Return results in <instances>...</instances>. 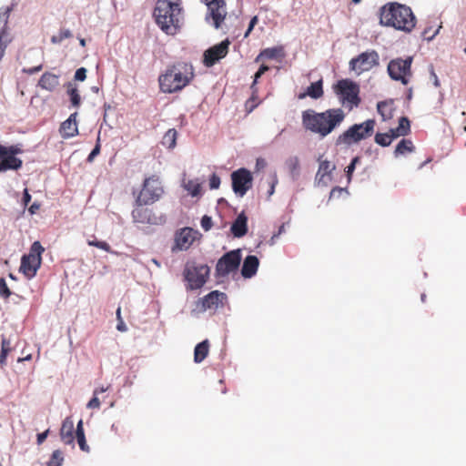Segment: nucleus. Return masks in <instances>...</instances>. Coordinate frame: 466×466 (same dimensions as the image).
Listing matches in <instances>:
<instances>
[{
	"label": "nucleus",
	"instance_id": "nucleus-1",
	"mask_svg": "<svg viewBox=\"0 0 466 466\" xmlns=\"http://www.w3.org/2000/svg\"><path fill=\"white\" fill-rule=\"evenodd\" d=\"M346 114L341 108H329L318 113L313 109H307L302 112V126L305 130L318 135L319 137H326L332 133L344 121Z\"/></svg>",
	"mask_w": 466,
	"mask_h": 466
},
{
	"label": "nucleus",
	"instance_id": "nucleus-2",
	"mask_svg": "<svg viewBox=\"0 0 466 466\" xmlns=\"http://www.w3.org/2000/svg\"><path fill=\"white\" fill-rule=\"evenodd\" d=\"M195 78V69L191 63L177 61L167 66L159 75V89L165 94L177 93L187 86Z\"/></svg>",
	"mask_w": 466,
	"mask_h": 466
},
{
	"label": "nucleus",
	"instance_id": "nucleus-3",
	"mask_svg": "<svg viewBox=\"0 0 466 466\" xmlns=\"http://www.w3.org/2000/svg\"><path fill=\"white\" fill-rule=\"evenodd\" d=\"M181 0H157L153 15L157 25L167 35H177L183 24Z\"/></svg>",
	"mask_w": 466,
	"mask_h": 466
},
{
	"label": "nucleus",
	"instance_id": "nucleus-4",
	"mask_svg": "<svg viewBox=\"0 0 466 466\" xmlns=\"http://www.w3.org/2000/svg\"><path fill=\"white\" fill-rule=\"evenodd\" d=\"M380 24L397 30L410 32L416 25L411 9L399 3H388L380 8Z\"/></svg>",
	"mask_w": 466,
	"mask_h": 466
},
{
	"label": "nucleus",
	"instance_id": "nucleus-5",
	"mask_svg": "<svg viewBox=\"0 0 466 466\" xmlns=\"http://www.w3.org/2000/svg\"><path fill=\"white\" fill-rule=\"evenodd\" d=\"M375 125L376 122L373 119H368L360 124H354L336 138L335 145L337 147H348L358 144L361 140L372 136Z\"/></svg>",
	"mask_w": 466,
	"mask_h": 466
},
{
	"label": "nucleus",
	"instance_id": "nucleus-6",
	"mask_svg": "<svg viewBox=\"0 0 466 466\" xmlns=\"http://www.w3.org/2000/svg\"><path fill=\"white\" fill-rule=\"evenodd\" d=\"M333 88L340 104L349 111L360 106L361 102L360 86L353 80L349 78L339 80Z\"/></svg>",
	"mask_w": 466,
	"mask_h": 466
},
{
	"label": "nucleus",
	"instance_id": "nucleus-7",
	"mask_svg": "<svg viewBox=\"0 0 466 466\" xmlns=\"http://www.w3.org/2000/svg\"><path fill=\"white\" fill-rule=\"evenodd\" d=\"M163 193L164 188L159 177L152 175L145 178L142 188L136 198V203L152 205L160 199Z\"/></svg>",
	"mask_w": 466,
	"mask_h": 466
},
{
	"label": "nucleus",
	"instance_id": "nucleus-8",
	"mask_svg": "<svg viewBox=\"0 0 466 466\" xmlns=\"http://www.w3.org/2000/svg\"><path fill=\"white\" fill-rule=\"evenodd\" d=\"M44 251L45 248L41 243L39 241H35L30 248L29 253L23 256L21 259L20 270L26 278L32 279L35 276L38 268L41 266L42 254Z\"/></svg>",
	"mask_w": 466,
	"mask_h": 466
},
{
	"label": "nucleus",
	"instance_id": "nucleus-9",
	"mask_svg": "<svg viewBox=\"0 0 466 466\" xmlns=\"http://www.w3.org/2000/svg\"><path fill=\"white\" fill-rule=\"evenodd\" d=\"M412 56L406 58L398 57L390 60L387 67L390 77L392 80L400 81L404 86L408 85L412 76Z\"/></svg>",
	"mask_w": 466,
	"mask_h": 466
},
{
	"label": "nucleus",
	"instance_id": "nucleus-10",
	"mask_svg": "<svg viewBox=\"0 0 466 466\" xmlns=\"http://www.w3.org/2000/svg\"><path fill=\"white\" fill-rule=\"evenodd\" d=\"M241 250L234 249L225 253L217 262L216 276L224 278L236 272L241 262Z\"/></svg>",
	"mask_w": 466,
	"mask_h": 466
},
{
	"label": "nucleus",
	"instance_id": "nucleus-11",
	"mask_svg": "<svg viewBox=\"0 0 466 466\" xmlns=\"http://www.w3.org/2000/svg\"><path fill=\"white\" fill-rule=\"evenodd\" d=\"M349 65L350 70L356 72L357 75H360L380 65L379 53L376 50L362 52L356 57H353Z\"/></svg>",
	"mask_w": 466,
	"mask_h": 466
},
{
	"label": "nucleus",
	"instance_id": "nucleus-12",
	"mask_svg": "<svg viewBox=\"0 0 466 466\" xmlns=\"http://www.w3.org/2000/svg\"><path fill=\"white\" fill-rule=\"evenodd\" d=\"M209 267L202 265H187L184 270V276L188 282V289H198L202 288L209 276Z\"/></svg>",
	"mask_w": 466,
	"mask_h": 466
},
{
	"label": "nucleus",
	"instance_id": "nucleus-13",
	"mask_svg": "<svg viewBox=\"0 0 466 466\" xmlns=\"http://www.w3.org/2000/svg\"><path fill=\"white\" fill-rule=\"evenodd\" d=\"M232 189L236 195L243 197L252 187V174L247 168L241 167L231 174Z\"/></svg>",
	"mask_w": 466,
	"mask_h": 466
},
{
	"label": "nucleus",
	"instance_id": "nucleus-14",
	"mask_svg": "<svg viewBox=\"0 0 466 466\" xmlns=\"http://www.w3.org/2000/svg\"><path fill=\"white\" fill-rule=\"evenodd\" d=\"M229 41L224 40L205 51L203 63L206 66L210 67L218 61L224 58L228 53Z\"/></svg>",
	"mask_w": 466,
	"mask_h": 466
},
{
	"label": "nucleus",
	"instance_id": "nucleus-15",
	"mask_svg": "<svg viewBox=\"0 0 466 466\" xmlns=\"http://www.w3.org/2000/svg\"><path fill=\"white\" fill-rule=\"evenodd\" d=\"M208 9V17L212 18L213 25L216 28H219L226 18V3L224 0H205Z\"/></svg>",
	"mask_w": 466,
	"mask_h": 466
},
{
	"label": "nucleus",
	"instance_id": "nucleus-16",
	"mask_svg": "<svg viewBox=\"0 0 466 466\" xmlns=\"http://www.w3.org/2000/svg\"><path fill=\"white\" fill-rule=\"evenodd\" d=\"M227 301V295L218 290H214L201 299V309H218L222 308Z\"/></svg>",
	"mask_w": 466,
	"mask_h": 466
},
{
	"label": "nucleus",
	"instance_id": "nucleus-17",
	"mask_svg": "<svg viewBox=\"0 0 466 466\" xmlns=\"http://www.w3.org/2000/svg\"><path fill=\"white\" fill-rule=\"evenodd\" d=\"M195 240V231L190 228H184L176 234V248L180 250L187 249Z\"/></svg>",
	"mask_w": 466,
	"mask_h": 466
},
{
	"label": "nucleus",
	"instance_id": "nucleus-18",
	"mask_svg": "<svg viewBox=\"0 0 466 466\" xmlns=\"http://www.w3.org/2000/svg\"><path fill=\"white\" fill-rule=\"evenodd\" d=\"M76 116V112L71 114L69 117L61 124L59 132L63 138L67 139L78 134Z\"/></svg>",
	"mask_w": 466,
	"mask_h": 466
},
{
	"label": "nucleus",
	"instance_id": "nucleus-19",
	"mask_svg": "<svg viewBox=\"0 0 466 466\" xmlns=\"http://www.w3.org/2000/svg\"><path fill=\"white\" fill-rule=\"evenodd\" d=\"M144 206L146 205L136 203V208L132 211L134 221L142 224L154 223L155 218L152 214V211L147 208H144Z\"/></svg>",
	"mask_w": 466,
	"mask_h": 466
},
{
	"label": "nucleus",
	"instance_id": "nucleus-20",
	"mask_svg": "<svg viewBox=\"0 0 466 466\" xmlns=\"http://www.w3.org/2000/svg\"><path fill=\"white\" fill-rule=\"evenodd\" d=\"M335 169V166L329 160L319 161V168L316 174V181L319 184L327 185L331 179V172Z\"/></svg>",
	"mask_w": 466,
	"mask_h": 466
},
{
	"label": "nucleus",
	"instance_id": "nucleus-21",
	"mask_svg": "<svg viewBox=\"0 0 466 466\" xmlns=\"http://www.w3.org/2000/svg\"><path fill=\"white\" fill-rule=\"evenodd\" d=\"M74 421L70 417H66L60 429V438L65 444H73L75 440Z\"/></svg>",
	"mask_w": 466,
	"mask_h": 466
},
{
	"label": "nucleus",
	"instance_id": "nucleus-22",
	"mask_svg": "<svg viewBox=\"0 0 466 466\" xmlns=\"http://www.w3.org/2000/svg\"><path fill=\"white\" fill-rule=\"evenodd\" d=\"M259 266L258 258L254 255H248L244 259L241 274L246 279L252 278L258 271Z\"/></svg>",
	"mask_w": 466,
	"mask_h": 466
},
{
	"label": "nucleus",
	"instance_id": "nucleus-23",
	"mask_svg": "<svg viewBox=\"0 0 466 466\" xmlns=\"http://www.w3.org/2000/svg\"><path fill=\"white\" fill-rule=\"evenodd\" d=\"M231 233L236 238H241L248 232V218L244 212H241L231 226Z\"/></svg>",
	"mask_w": 466,
	"mask_h": 466
},
{
	"label": "nucleus",
	"instance_id": "nucleus-24",
	"mask_svg": "<svg viewBox=\"0 0 466 466\" xmlns=\"http://www.w3.org/2000/svg\"><path fill=\"white\" fill-rule=\"evenodd\" d=\"M38 86L43 89L54 91L59 86V76L53 73L46 72L40 77Z\"/></svg>",
	"mask_w": 466,
	"mask_h": 466
},
{
	"label": "nucleus",
	"instance_id": "nucleus-25",
	"mask_svg": "<svg viewBox=\"0 0 466 466\" xmlns=\"http://www.w3.org/2000/svg\"><path fill=\"white\" fill-rule=\"evenodd\" d=\"M5 157L8 160L12 170L19 169L22 167L23 161L15 156L22 152L21 149L17 146H10L5 147Z\"/></svg>",
	"mask_w": 466,
	"mask_h": 466
},
{
	"label": "nucleus",
	"instance_id": "nucleus-26",
	"mask_svg": "<svg viewBox=\"0 0 466 466\" xmlns=\"http://www.w3.org/2000/svg\"><path fill=\"white\" fill-rule=\"evenodd\" d=\"M323 96L322 80L312 83L306 90L305 93L299 95V99H303L306 96H309L314 99H318Z\"/></svg>",
	"mask_w": 466,
	"mask_h": 466
},
{
	"label": "nucleus",
	"instance_id": "nucleus-27",
	"mask_svg": "<svg viewBox=\"0 0 466 466\" xmlns=\"http://www.w3.org/2000/svg\"><path fill=\"white\" fill-rule=\"evenodd\" d=\"M208 350H209V344H208V340H204L200 343H198L196 347H195V350H194V361L196 363H200L202 362L208 356Z\"/></svg>",
	"mask_w": 466,
	"mask_h": 466
},
{
	"label": "nucleus",
	"instance_id": "nucleus-28",
	"mask_svg": "<svg viewBox=\"0 0 466 466\" xmlns=\"http://www.w3.org/2000/svg\"><path fill=\"white\" fill-rule=\"evenodd\" d=\"M284 56V49L282 46H275L271 48H266L260 52L257 56L256 61H258L261 57L268 59H276Z\"/></svg>",
	"mask_w": 466,
	"mask_h": 466
},
{
	"label": "nucleus",
	"instance_id": "nucleus-29",
	"mask_svg": "<svg viewBox=\"0 0 466 466\" xmlns=\"http://www.w3.org/2000/svg\"><path fill=\"white\" fill-rule=\"evenodd\" d=\"M377 109L380 115L382 117V120H389L393 116V103L388 101L379 102L377 105Z\"/></svg>",
	"mask_w": 466,
	"mask_h": 466
},
{
	"label": "nucleus",
	"instance_id": "nucleus-30",
	"mask_svg": "<svg viewBox=\"0 0 466 466\" xmlns=\"http://www.w3.org/2000/svg\"><path fill=\"white\" fill-rule=\"evenodd\" d=\"M415 149V147L412 143L411 140L410 139H401L396 148H395V151H394V155L395 157H399L400 155H404L406 153H411L413 152Z\"/></svg>",
	"mask_w": 466,
	"mask_h": 466
},
{
	"label": "nucleus",
	"instance_id": "nucleus-31",
	"mask_svg": "<svg viewBox=\"0 0 466 466\" xmlns=\"http://www.w3.org/2000/svg\"><path fill=\"white\" fill-rule=\"evenodd\" d=\"M109 388H110V386H106V387L102 386V387L96 388L94 390L92 399L86 404V408L91 409V410L99 409L101 401H100L98 396L101 393L107 391L109 390Z\"/></svg>",
	"mask_w": 466,
	"mask_h": 466
},
{
	"label": "nucleus",
	"instance_id": "nucleus-32",
	"mask_svg": "<svg viewBox=\"0 0 466 466\" xmlns=\"http://www.w3.org/2000/svg\"><path fill=\"white\" fill-rule=\"evenodd\" d=\"M76 438L77 443L79 445V448L83 451L88 452L89 451V447L86 444L85 431H84V428H83V420H80L78 421L77 425H76Z\"/></svg>",
	"mask_w": 466,
	"mask_h": 466
},
{
	"label": "nucleus",
	"instance_id": "nucleus-33",
	"mask_svg": "<svg viewBox=\"0 0 466 466\" xmlns=\"http://www.w3.org/2000/svg\"><path fill=\"white\" fill-rule=\"evenodd\" d=\"M286 166L292 176V177L295 179L299 175V159L298 157H291L286 161Z\"/></svg>",
	"mask_w": 466,
	"mask_h": 466
},
{
	"label": "nucleus",
	"instance_id": "nucleus-34",
	"mask_svg": "<svg viewBox=\"0 0 466 466\" xmlns=\"http://www.w3.org/2000/svg\"><path fill=\"white\" fill-rule=\"evenodd\" d=\"M15 5L0 8V30L8 27V19Z\"/></svg>",
	"mask_w": 466,
	"mask_h": 466
},
{
	"label": "nucleus",
	"instance_id": "nucleus-35",
	"mask_svg": "<svg viewBox=\"0 0 466 466\" xmlns=\"http://www.w3.org/2000/svg\"><path fill=\"white\" fill-rule=\"evenodd\" d=\"M177 135L175 129H168L163 137L162 144L168 148H173L176 146Z\"/></svg>",
	"mask_w": 466,
	"mask_h": 466
},
{
	"label": "nucleus",
	"instance_id": "nucleus-36",
	"mask_svg": "<svg viewBox=\"0 0 466 466\" xmlns=\"http://www.w3.org/2000/svg\"><path fill=\"white\" fill-rule=\"evenodd\" d=\"M395 131H399L401 136H406L410 131V123L408 117L401 116L399 120V126L395 128Z\"/></svg>",
	"mask_w": 466,
	"mask_h": 466
},
{
	"label": "nucleus",
	"instance_id": "nucleus-37",
	"mask_svg": "<svg viewBox=\"0 0 466 466\" xmlns=\"http://www.w3.org/2000/svg\"><path fill=\"white\" fill-rule=\"evenodd\" d=\"M11 351V341L3 337L1 341L0 362L5 363L8 353Z\"/></svg>",
	"mask_w": 466,
	"mask_h": 466
},
{
	"label": "nucleus",
	"instance_id": "nucleus-38",
	"mask_svg": "<svg viewBox=\"0 0 466 466\" xmlns=\"http://www.w3.org/2000/svg\"><path fill=\"white\" fill-rule=\"evenodd\" d=\"M185 189L188 191V193L193 196L197 197L200 194L201 191V184L198 183L197 180H188L185 184Z\"/></svg>",
	"mask_w": 466,
	"mask_h": 466
},
{
	"label": "nucleus",
	"instance_id": "nucleus-39",
	"mask_svg": "<svg viewBox=\"0 0 466 466\" xmlns=\"http://www.w3.org/2000/svg\"><path fill=\"white\" fill-rule=\"evenodd\" d=\"M251 90H252L251 96L246 102V108H247L248 112H251L260 103V101L258 100V88L256 87V86H254V89H251Z\"/></svg>",
	"mask_w": 466,
	"mask_h": 466
},
{
	"label": "nucleus",
	"instance_id": "nucleus-40",
	"mask_svg": "<svg viewBox=\"0 0 466 466\" xmlns=\"http://www.w3.org/2000/svg\"><path fill=\"white\" fill-rule=\"evenodd\" d=\"M11 42V36L9 34V28H2L0 30V49L5 51L7 45Z\"/></svg>",
	"mask_w": 466,
	"mask_h": 466
},
{
	"label": "nucleus",
	"instance_id": "nucleus-41",
	"mask_svg": "<svg viewBox=\"0 0 466 466\" xmlns=\"http://www.w3.org/2000/svg\"><path fill=\"white\" fill-rule=\"evenodd\" d=\"M63 461L64 457L62 452L59 450L54 451L47 462V466H61Z\"/></svg>",
	"mask_w": 466,
	"mask_h": 466
},
{
	"label": "nucleus",
	"instance_id": "nucleus-42",
	"mask_svg": "<svg viewBox=\"0 0 466 466\" xmlns=\"http://www.w3.org/2000/svg\"><path fill=\"white\" fill-rule=\"evenodd\" d=\"M5 147L0 145V173L12 170L8 160L5 157Z\"/></svg>",
	"mask_w": 466,
	"mask_h": 466
},
{
	"label": "nucleus",
	"instance_id": "nucleus-43",
	"mask_svg": "<svg viewBox=\"0 0 466 466\" xmlns=\"http://www.w3.org/2000/svg\"><path fill=\"white\" fill-rule=\"evenodd\" d=\"M67 93L70 96V101L75 107H78L81 104V97L79 92L76 87H70L67 90Z\"/></svg>",
	"mask_w": 466,
	"mask_h": 466
},
{
	"label": "nucleus",
	"instance_id": "nucleus-44",
	"mask_svg": "<svg viewBox=\"0 0 466 466\" xmlns=\"http://www.w3.org/2000/svg\"><path fill=\"white\" fill-rule=\"evenodd\" d=\"M375 142L381 147H388L392 142L387 133H377L374 138Z\"/></svg>",
	"mask_w": 466,
	"mask_h": 466
},
{
	"label": "nucleus",
	"instance_id": "nucleus-45",
	"mask_svg": "<svg viewBox=\"0 0 466 466\" xmlns=\"http://www.w3.org/2000/svg\"><path fill=\"white\" fill-rule=\"evenodd\" d=\"M72 36V33L68 29L60 30L58 35H53L51 37V42L53 44H60L64 39L70 38Z\"/></svg>",
	"mask_w": 466,
	"mask_h": 466
},
{
	"label": "nucleus",
	"instance_id": "nucleus-46",
	"mask_svg": "<svg viewBox=\"0 0 466 466\" xmlns=\"http://www.w3.org/2000/svg\"><path fill=\"white\" fill-rule=\"evenodd\" d=\"M12 295L11 290L6 285L5 279L0 278V297L7 299Z\"/></svg>",
	"mask_w": 466,
	"mask_h": 466
},
{
	"label": "nucleus",
	"instance_id": "nucleus-47",
	"mask_svg": "<svg viewBox=\"0 0 466 466\" xmlns=\"http://www.w3.org/2000/svg\"><path fill=\"white\" fill-rule=\"evenodd\" d=\"M87 244L89 246L96 247V248L105 250L106 252L111 251L110 245L108 243H106V241H98V240L94 239V240H88Z\"/></svg>",
	"mask_w": 466,
	"mask_h": 466
},
{
	"label": "nucleus",
	"instance_id": "nucleus-48",
	"mask_svg": "<svg viewBox=\"0 0 466 466\" xmlns=\"http://www.w3.org/2000/svg\"><path fill=\"white\" fill-rule=\"evenodd\" d=\"M360 162V157H355L352 158L350 164L347 167L346 174L349 180L351 179L352 173L355 170L356 165Z\"/></svg>",
	"mask_w": 466,
	"mask_h": 466
},
{
	"label": "nucleus",
	"instance_id": "nucleus-49",
	"mask_svg": "<svg viewBox=\"0 0 466 466\" xmlns=\"http://www.w3.org/2000/svg\"><path fill=\"white\" fill-rule=\"evenodd\" d=\"M116 314V319H117V325H116L117 330H119L121 332L126 331L127 326L121 317V308L120 307L117 308Z\"/></svg>",
	"mask_w": 466,
	"mask_h": 466
},
{
	"label": "nucleus",
	"instance_id": "nucleus-50",
	"mask_svg": "<svg viewBox=\"0 0 466 466\" xmlns=\"http://www.w3.org/2000/svg\"><path fill=\"white\" fill-rule=\"evenodd\" d=\"M269 69V67L266 65H262L259 69L257 71V73L255 74L254 76V81L250 86L251 89H254V86L257 85V81L258 79L263 75L265 74L268 70Z\"/></svg>",
	"mask_w": 466,
	"mask_h": 466
},
{
	"label": "nucleus",
	"instance_id": "nucleus-51",
	"mask_svg": "<svg viewBox=\"0 0 466 466\" xmlns=\"http://www.w3.org/2000/svg\"><path fill=\"white\" fill-rule=\"evenodd\" d=\"M212 219L210 217L205 215L201 218V227L205 231H208L212 228Z\"/></svg>",
	"mask_w": 466,
	"mask_h": 466
},
{
	"label": "nucleus",
	"instance_id": "nucleus-52",
	"mask_svg": "<svg viewBox=\"0 0 466 466\" xmlns=\"http://www.w3.org/2000/svg\"><path fill=\"white\" fill-rule=\"evenodd\" d=\"M100 153V138H97L96 144L91 153L89 154L87 160L92 161Z\"/></svg>",
	"mask_w": 466,
	"mask_h": 466
},
{
	"label": "nucleus",
	"instance_id": "nucleus-53",
	"mask_svg": "<svg viewBox=\"0 0 466 466\" xmlns=\"http://www.w3.org/2000/svg\"><path fill=\"white\" fill-rule=\"evenodd\" d=\"M86 78V69L85 67L78 68L75 73V79L84 81Z\"/></svg>",
	"mask_w": 466,
	"mask_h": 466
},
{
	"label": "nucleus",
	"instance_id": "nucleus-54",
	"mask_svg": "<svg viewBox=\"0 0 466 466\" xmlns=\"http://www.w3.org/2000/svg\"><path fill=\"white\" fill-rule=\"evenodd\" d=\"M220 178L216 174H213L209 179V187L212 189H217L219 187Z\"/></svg>",
	"mask_w": 466,
	"mask_h": 466
},
{
	"label": "nucleus",
	"instance_id": "nucleus-55",
	"mask_svg": "<svg viewBox=\"0 0 466 466\" xmlns=\"http://www.w3.org/2000/svg\"><path fill=\"white\" fill-rule=\"evenodd\" d=\"M258 18L257 15L253 16L249 22V25H248V30L246 31L245 33V37H248V35L251 33V31L253 30L254 26L258 24Z\"/></svg>",
	"mask_w": 466,
	"mask_h": 466
},
{
	"label": "nucleus",
	"instance_id": "nucleus-56",
	"mask_svg": "<svg viewBox=\"0 0 466 466\" xmlns=\"http://www.w3.org/2000/svg\"><path fill=\"white\" fill-rule=\"evenodd\" d=\"M258 18L257 15L253 16L249 22V25H248V30L246 31L245 33V37H248V35L251 33V31L253 30L254 26L258 24Z\"/></svg>",
	"mask_w": 466,
	"mask_h": 466
},
{
	"label": "nucleus",
	"instance_id": "nucleus-57",
	"mask_svg": "<svg viewBox=\"0 0 466 466\" xmlns=\"http://www.w3.org/2000/svg\"><path fill=\"white\" fill-rule=\"evenodd\" d=\"M48 433L49 430H46V431L37 434L36 442L38 445H41L46 441V439L48 436Z\"/></svg>",
	"mask_w": 466,
	"mask_h": 466
},
{
	"label": "nucleus",
	"instance_id": "nucleus-58",
	"mask_svg": "<svg viewBox=\"0 0 466 466\" xmlns=\"http://www.w3.org/2000/svg\"><path fill=\"white\" fill-rule=\"evenodd\" d=\"M30 201H31V195L29 194L28 190L25 188L24 190L23 203L25 206H27Z\"/></svg>",
	"mask_w": 466,
	"mask_h": 466
},
{
	"label": "nucleus",
	"instance_id": "nucleus-59",
	"mask_svg": "<svg viewBox=\"0 0 466 466\" xmlns=\"http://www.w3.org/2000/svg\"><path fill=\"white\" fill-rule=\"evenodd\" d=\"M39 208H40V204H39V203L35 202V203H33V204L29 207L28 210H29V212H30L31 214H35V213H36V211H37Z\"/></svg>",
	"mask_w": 466,
	"mask_h": 466
},
{
	"label": "nucleus",
	"instance_id": "nucleus-60",
	"mask_svg": "<svg viewBox=\"0 0 466 466\" xmlns=\"http://www.w3.org/2000/svg\"><path fill=\"white\" fill-rule=\"evenodd\" d=\"M387 134L390 136V137L391 141H392L393 139H395V138L399 137H401V135H400V134H399V131H398V132H397V131H395V128H391V129L390 130V132H389V133H387Z\"/></svg>",
	"mask_w": 466,
	"mask_h": 466
},
{
	"label": "nucleus",
	"instance_id": "nucleus-61",
	"mask_svg": "<svg viewBox=\"0 0 466 466\" xmlns=\"http://www.w3.org/2000/svg\"><path fill=\"white\" fill-rule=\"evenodd\" d=\"M284 230H285V226H284V224H282V225L279 227L278 233H276V234H274V235L272 236V238H271V243H272V244L274 243V239H275V238H279V236L282 232H284Z\"/></svg>",
	"mask_w": 466,
	"mask_h": 466
},
{
	"label": "nucleus",
	"instance_id": "nucleus-62",
	"mask_svg": "<svg viewBox=\"0 0 466 466\" xmlns=\"http://www.w3.org/2000/svg\"><path fill=\"white\" fill-rule=\"evenodd\" d=\"M431 77L433 78V84L436 87H439L441 86L440 81L438 79L437 75L435 74L434 70L431 69Z\"/></svg>",
	"mask_w": 466,
	"mask_h": 466
},
{
	"label": "nucleus",
	"instance_id": "nucleus-63",
	"mask_svg": "<svg viewBox=\"0 0 466 466\" xmlns=\"http://www.w3.org/2000/svg\"><path fill=\"white\" fill-rule=\"evenodd\" d=\"M41 68H42V66H38L33 67V68L29 69V73L30 74L36 73V72L40 71Z\"/></svg>",
	"mask_w": 466,
	"mask_h": 466
},
{
	"label": "nucleus",
	"instance_id": "nucleus-64",
	"mask_svg": "<svg viewBox=\"0 0 466 466\" xmlns=\"http://www.w3.org/2000/svg\"><path fill=\"white\" fill-rule=\"evenodd\" d=\"M274 190H275V183H272L271 186H270V188L268 190V196L270 197L271 195H273L274 193Z\"/></svg>",
	"mask_w": 466,
	"mask_h": 466
}]
</instances>
